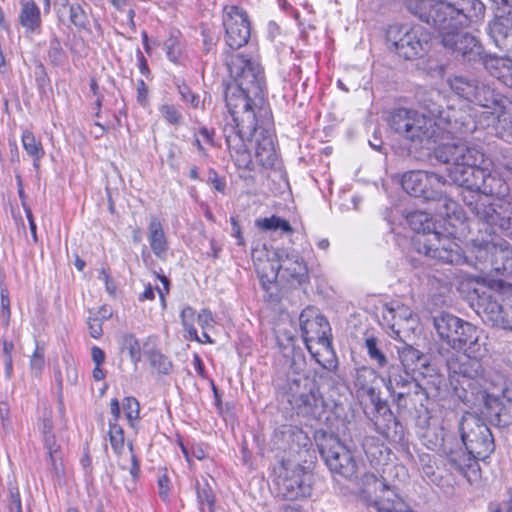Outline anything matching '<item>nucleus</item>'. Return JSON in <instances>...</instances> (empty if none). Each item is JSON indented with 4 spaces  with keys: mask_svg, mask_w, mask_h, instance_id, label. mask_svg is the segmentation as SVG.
<instances>
[{
    "mask_svg": "<svg viewBox=\"0 0 512 512\" xmlns=\"http://www.w3.org/2000/svg\"><path fill=\"white\" fill-rule=\"evenodd\" d=\"M121 349L127 350L133 363L141 360V347L133 334H124L121 338Z\"/></svg>",
    "mask_w": 512,
    "mask_h": 512,
    "instance_id": "obj_42",
    "label": "nucleus"
},
{
    "mask_svg": "<svg viewBox=\"0 0 512 512\" xmlns=\"http://www.w3.org/2000/svg\"><path fill=\"white\" fill-rule=\"evenodd\" d=\"M71 4L69 0H55V12L59 23L66 24V13Z\"/></svg>",
    "mask_w": 512,
    "mask_h": 512,
    "instance_id": "obj_55",
    "label": "nucleus"
},
{
    "mask_svg": "<svg viewBox=\"0 0 512 512\" xmlns=\"http://www.w3.org/2000/svg\"><path fill=\"white\" fill-rule=\"evenodd\" d=\"M123 410L130 426L134 428L135 421L139 418L140 413V405L138 400L134 397L124 398Z\"/></svg>",
    "mask_w": 512,
    "mask_h": 512,
    "instance_id": "obj_47",
    "label": "nucleus"
},
{
    "mask_svg": "<svg viewBox=\"0 0 512 512\" xmlns=\"http://www.w3.org/2000/svg\"><path fill=\"white\" fill-rule=\"evenodd\" d=\"M21 142L26 154L32 159L35 170L40 169V161L45 155V150L41 140L29 131L24 130L21 135Z\"/></svg>",
    "mask_w": 512,
    "mask_h": 512,
    "instance_id": "obj_37",
    "label": "nucleus"
},
{
    "mask_svg": "<svg viewBox=\"0 0 512 512\" xmlns=\"http://www.w3.org/2000/svg\"><path fill=\"white\" fill-rule=\"evenodd\" d=\"M180 317L182 325L190 337L199 341L197 330L194 327L195 310L190 306H186L182 309Z\"/></svg>",
    "mask_w": 512,
    "mask_h": 512,
    "instance_id": "obj_49",
    "label": "nucleus"
},
{
    "mask_svg": "<svg viewBox=\"0 0 512 512\" xmlns=\"http://www.w3.org/2000/svg\"><path fill=\"white\" fill-rule=\"evenodd\" d=\"M495 171L506 180H512V154H502L494 162Z\"/></svg>",
    "mask_w": 512,
    "mask_h": 512,
    "instance_id": "obj_48",
    "label": "nucleus"
},
{
    "mask_svg": "<svg viewBox=\"0 0 512 512\" xmlns=\"http://www.w3.org/2000/svg\"><path fill=\"white\" fill-rule=\"evenodd\" d=\"M226 65L234 84L225 91L230 117L222 132L231 157L238 165L250 162L248 142L258 128V118L267 113L264 101L265 77L261 65L240 53L231 54Z\"/></svg>",
    "mask_w": 512,
    "mask_h": 512,
    "instance_id": "obj_1",
    "label": "nucleus"
},
{
    "mask_svg": "<svg viewBox=\"0 0 512 512\" xmlns=\"http://www.w3.org/2000/svg\"><path fill=\"white\" fill-rule=\"evenodd\" d=\"M255 226L263 231H277L280 230L282 233L291 234L293 228L290 223L276 215L271 217L259 218L255 220Z\"/></svg>",
    "mask_w": 512,
    "mask_h": 512,
    "instance_id": "obj_41",
    "label": "nucleus"
},
{
    "mask_svg": "<svg viewBox=\"0 0 512 512\" xmlns=\"http://www.w3.org/2000/svg\"><path fill=\"white\" fill-rule=\"evenodd\" d=\"M89 332L93 338H99L102 335V325L98 319H92L88 322Z\"/></svg>",
    "mask_w": 512,
    "mask_h": 512,
    "instance_id": "obj_63",
    "label": "nucleus"
},
{
    "mask_svg": "<svg viewBox=\"0 0 512 512\" xmlns=\"http://www.w3.org/2000/svg\"><path fill=\"white\" fill-rule=\"evenodd\" d=\"M208 183L212 185L213 189H215L217 192L222 194L225 193L226 181L224 178L219 177L215 170L211 169L209 171Z\"/></svg>",
    "mask_w": 512,
    "mask_h": 512,
    "instance_id": "obj_56",
    "label": "nucleus"
},
{
    "mask_svg": "<svg viewBox=\"0 0 512 512\" xmlns=\"http://www.w3.org/2000/svg\"><path fill=\"white\" fill-rule=\"evenodd\" d=\"M5 512H22L21 498L17 487L9 488Z\"/></svg>",
    "mask_w": 512,
    "mask_h": 512,
    "instance_id": "obj_51",
    "label": "nucleus"
},
{
    "mask_svg": "<svg viewBox=\"0 0 512 512\" xmlns=\"http://www.w3.org/2000/svg\"><path fill=\"white\" fill-rule=\"evenodd\" d=\"M376 431L387 441L399 443L404 439V428L402 424L397 420L396 417L389 413L387 417H383L381 420H376L375 423Z\"/></svg>",
    "mask_w": 512,
    "mask_h": 512,
    "instance_id": "obj_33",
    "label": "nucleus"
},
{
    "mask_svg": "<svg viewBox=\"0 0 512 512\" xmlns=\"http://www.w3.org/2000/svg\"><path fill=\"white\" fill-rule=\"evenodd\" d=\"M420 464L423 474L432 482L435 481V463L429 454L420 455Z\"/></svg>",
    "mask_w": 512,
    "mask_h": 512,
    "instance_id": "obj_53",
    "label": "nucleus"
},
{
    "mask_svg": "<svg viewBox=\"0 0 512 512\" xmlns=\"http://www.w3.org/2000/svg\"><path fill=\"white\" fill-rule=\"evenodd\" d=\"M278 492L287 500L308 497L311 494V476L300 465L284 468L278 480Z\"/></svg>",
    "mask_w": 512,
    "mask_h": 512,
    "instance_id": "obj_20",
    "label": "nucleus"
},
{
    "mask_svg": "<svg viewBox=\"0 0 512 512\" xmlns=\"http://www.w3.org/2000/svg\"><path fill=\"white\" fill-rule=\"evenodd\" d=\"M137 101L143 106H145L148 101V89L142 79L137 81Z\"/></svg>",
    "mask_w": 512,
    "mask_h": 512,
    "instance_id": "obj_60",
    "label": "nucleus"
},
{
    "mask_svg": "<svg viewBox=\"0 0 512 512\" xmlns=\"http://www.w3.org/2000/svg\"><path fill=\"white\" fill-rule=\"evenodd\" d=\"M485 245V251L490 254V263L492 269L503 275L512 276V247L508 242H492L484 237L480 240Z\"/></svg>",
    "mask_w": 512,
    "mask_h": 512,
    "instance_id": "obj_23",
    "label": "nucleus"
},
{
    "mask_svg": "<svg viewBox=\"0 0 512 512\" xmlns=\"http://www.w3.org/2000/svg\"><path fill=\"white\" fill-rule=\"evenodd\" d=\"M164 46L167 58L174 63L177 62L181 54L179 42L174 38H170L164 43Z\"/></svg>",
    "mask_w": 512,
    "mask_h": 512,
    "instance_id": "obj_54",
    "label": "nucleus"
},
{
    "mask_svg": "<svg viewBox=\"0 0 512 512\" xmlns=\"http://www.w3.org/2000/svg\"><path fill=\"white\" fill-rule=\"evenodd\" d=\"M223 26L226 44L231 49H240L248 43L251 36L250 22L247 13L242 8L236 5H225Z\"/></svg>",
    "mask_w": 512,
    "mask_h": 512,
    "instance_id": "obj_18",
    "label": "nucleus"
},
{
    "mask_svg": "<svg viewBox=\"0 0 512 512\" xmlns=\"http://www.w3.org/2000/svg\"><path fill=\"white\" fill-rule=\"evenodd\" d=\"M362 448L368 458L377 459L385 448L383 443L374 436H366L362 442Z\"/></svg>",
    "mask_w": 512,
    "mask_h": 512,
    "instance_id": "obj_45",
    "label": "nucleus"
},
{
    "mask_svg": "<svg viewBox=\"0 0 512 512\" xmlns=\"http://www.w3.org/2000/svg\"><path fill=\"white\" fill-rule=\"evenodd\" d=\"M255 158L263 167L270 168L275 165L277 154L271 136H263L256 140Z\"/></svg>",
    "mask_w": 512,
    "mask_h": 512,
    "instance_id": "obj_36",
    "label": "nucleus"
},
{
    "mask_svg": "<svg viewBox=\"0 0 512 512\" xmlns=\"http://www.w3.org/2000/svg\"><path fill=\"white\" fill-rule=\"evenodd\" d=\"M463 445L475 458L485 459L495 449L494 438L485 422L476 414L466 412L459 422Z\"/></svg>",
    "mask_w": 512,
    "mask_h": 512,
    "instance_id": "obj_13",
    "label": "nucleus"
},
{
    "mask_svg": "<svg viewBox=\"0 0 512 512\" xmlns=\"http://www.w3.org/2000/svg\"><path fill=\"white\" fill-rule=\"evenodd\" d=\"M438 213L444 218L445 223L451 228H445L447 234H442L436 228L430 215L423 211H414L407 216V221L418 236L414 240V246L418 254L437 262L459 265L466 261L460 245L456 242L457 234H462L463 230L458 228L464 225L463 213L461 219H456L454 215L448 218L442 215L443 206L439 203Z\"/></svg>",
    "mask_w": 512,
    "mask_h": 512,
    "instance_id": "obj_4",
    "label": "nucleus"
},
{
    "mask_svg": "<svg viewBox=\"0 0 512 512\" xmlns=\"http://www.w3.org/2000/svg\"><path fill=\"white\" fill-rule=\"evenodd\" d=\"M109 440L113 451L121 454L124 449V431L122 427L115 422L109 421Z\"/></svg>",
    "mask_w": 512,
    "mask_h": 512,
    "instance_id": "obj_43",
    "label": "nucleus"
},
{
    "mask_svg": "<svg viewBox=\"0 0 512 512\" xmlns=\"http://www.w3.org/2000/svg\"><path fill=\"white\" fill-rule=\"evenodd\" d=\"M487 29L494 44L503 49L506 47V40L512 30V19L508 16L496 17L488 24Z\"/></svg>",
    "mask_w": 512,
    "mask_h": 512,
    "instance_id": "obj_35",
    "label": "nucleus"
},
{
    "mask_svg": "<svg viewBox=\"0 0 512 512\" xmlns=\"http://www.w3.org/2000/svg\"><path fill=\"white\" fill-rule=\"evenodd\" d=\"M401 185L411 196L441 203L444 209L440 211L442 215L448 218L454 215L456 219H461L458 203L446 195L444 190L446 182L443 176L421 170L409 171L403 174Z\"/></svg>",
    "mask_w": 512,
    "mask_h": 512,
    "instance_id": "obj_8",
    "label": "nucleus"
},
{
    "mask_svg": "<svg viewBox=\"0 0 512 512\" xmlns=\"http://www.w3.org/2000/svg\"><path fill=\"white\" fill-rule=\"evenodd\" d=\"M451 90L460 98L472 102L484 109L476 120L462 108L447 107L439 111L441 122H445L447 134L452 141H466L467 136L480 128L493 127L507 99L490 83L466 76H453L448 79Z\"/></svg>",
    "mask_w": 512,
    "mask_h": 512,
    "instance_id": "obj_2",
    "label": "nucleus"
},
{
    "mask_svg": "<svg viewBox=\"0 0 512 512\" xmlns=\"http://www.w3.org/2000/svg\"><path fill=\"white\" fill-rule=\"evenodd\" d=\"M432 111L433 114L439 112ZM389 125L392 130L402 135L404 138L422 144L423 142H430L435 136V126L442 127L444 131L447 124L441 122L438 118V123L431 117H427L424 114L407 108L395 109L389 117Z\"/></svg>",
    "mask_w": 512,
    "mask_h": 512,
    "instance_id": "obj_11",
    "label": "nucleus"
},
{
    "mask_svg": "<svg viewBox=\"0 0 512 512\" xmlns=\"http://www.w3.org/2000/svg\"><path fill=\"white\" fill-rule=\"evenodd\" d=\"M148 241L154 255L160 259L166 257L168 242L160 220L156 216L150 218L148 226Z\"/></svg>",
    "mask_w": 512,
    "mask_h": 512,
    "instance_id": "obj_32",
    "label": "nucleus"
},
{
    "mask_svg": "<svg viewBox=\"0 0 512 512\" xmlns=\"http://www.w3.org/2000/svg\"><path fill=\"white\" fill-rule=\"evenodd\" d=\"M364 346L372 364L380 371V373H384V370L390 365L379 340L373 336L368 337L365 339Z\"/></svg>",
    "mask_w": 512,
    "mask_h": 512,
    "instance_id": "obj_38",
    "label": "nucleus"
},
{
    "mask_svg": "<svg viewBox=\"0 0 512 512\" xmlns=\"http://www.w3.org/2000/svg\"><path fill=\"white\" fill-rule=\"evenodd\" d=\"M178 92L181 95L182 100L189 103L193 108H197L199 106V95L193 93L185 83L178 84Z\"/></svg>",
    "mask_w": 512,
    "mask_h": 512,
    "instance_id": "obj_52",
    "label": "nucleus"
},
{
    "mask_svg": "<svg viewBox=\"0 0 512 512\" xmlns=\"http://www.w3.org/2000/svg\"><path fill=\"white\" fill-rule=\"evenodd\" d=\"M1 307V316L8 322L10 318V300L5 289L1 290Z\"/></svg>",
    "mask_w": 512,
    "mask_h": 512,
    "instance_id": "obj_61",
    "label": "nucleus"
},
{
    "mask_svg": "<svg viewBox=\"0 0 512 512\" xmlns=\"http://www.w3.org/2000/svg\"><path fill=\"white\" fill-rule=\"evenodd\" d=\"M479 397L485 406V411L482 412L493 425L506 427L512 423V401L510 399L503 402L498 397L486 393V391L480 394Z\"/></svg>",
    "mask_w": 512,
    "mask_h": 512,
    "instance_id": "obj_24",
    "label": "nucleus"
},
{
    "mask_svg": "<svg viewBox=\"0 0 512 512\" xmlns=\"http://www.w3.org/2000/svg\"><path fill=\"white\" fill-rule=\"evenodd\" d=\"M441 29H463L481 22L486 7L481 0H442Z\"/></svg>",
    "mask_w": 512,
    "mask_h": 512,
    "instance_id": "obj_16",
    "label": "nucleus"
},
{
    "mask_svg": "<svg viewBox=\"0 0 512 512\" xmlns=\"http://www.w3.org/2000/svg\"><path fill=\"white\" fill-rule=\"evenodd\" d=\"M158 493L163 501H168L170 491V480L166 474H162L158 477Z\"/></svg>",
    "mask_w": 512,
    "mask_h": 512,
    "instance_id": "obj_57",
    "label": "nucleus"
},
{
    "mask_svg": "<svg viewBox=\"0 0 512 512\" xmlns=\"http://www.w3.org/2000/svg\"><path fill=\"white\" fill-rule=\"evenodd\" d=\"M74 26L79 31H90L88 13L79 3H72L66 13V24Z\"/></svg>",
    "mask_w": 512,
    "mask_h": 512,
    "instance_id": "obj_39",
    "label": "nucleus"
},
{
    "mask_svg": "<svg viewBox=\"0 0 512 512\" xmlns=\"http://www.w3.org/2000/svg\"><path fill=\"white\" fill-rule=\"evenodd\" d=\"M476 312L484 322L512 330V285L494 295L483 293L477 300Z\"/></svg>",
    "mask_w": 512,
    "mask_h": 512,
    "instance_id": "obj_14",
    "label": "nucleus"
},
{
    "mask_svg": "<svg viewBox=\"0 0 512 512\" xmlns=\"http://www.w3.org/2000/svg\"><path fill=\"white\" fill-rule=\"evenodd\" d=\"M144 356L150 362V365L157 370L158 373L167 375L172 370V362L167 356L161 353L157 348L155 337H148L142 345Z\"/></svg>",
    "mask_w": 512,
    "mask_h": 512,
    "instance_id": "obj_31",
    "label": "nucleus"
},
{
    "mask_svg": "<svg viewBox=\"0 0 512 512\" xmlns=\"http://www.w3.org/2000/svg\"><path fill=\"white\" fill-rule=\"evenodd\" d=\"M441 3L442 0H406L405 7L422 22L438 30L442 24Z\"/></svg>",
    "mask_w": 512,
    "mask_h": 512,
    "instance_id": "obj_25",
    "label": "nucleus"
},
{
    "mask_svg": "<svg viewBox=\"0 0 512 512\" xmlns=\"http://www.w3.org/2000/svg\"><path fill=\"white\" fill-rule=\"evenodd\" d=\"M91 357H92L93 362L97 366H101L105 361L104 351L97 346H93L91 348Z\"/></svg>",
    "mask_w": 512,
    "mask_h": 512,
    "instance_id": "obj_64",
    "label": "nucleus"
},
{
    "mask_svg": "<svg viewBox=\"0 0 512 512\" xmlns=\"http://www.w3.org/2000/svg\"><path fill=\"white\" fill-rule=\"evenodd\" d=\"M485 67L491 76L512 88V59L506 57H491L486 60Z\"/></svg>",
    "mask_w": 512,
    "mask_h": 512,
    "instance_id": "obj_34",
    "label": "nucleus"
},
{
    "mask_svg": "<svg viewBox=\"0 0 512 512\" xmlns=\"http://www.w3.org/2000/svg\"><path fill=\"white\" fill-rule=\"evenodd\" d=\"M19 23L28 33H39L42 26L41 11L34 0H20Z\"/></svg>",
    "mask_w": 512,
    "mask_h": 512,
    "instance_id": "obj_29",
    "label": "nucleus"
},
{
    "mask_svg": "<svg viewBox=\"0 0 512 512\" xmlns=\"http://www.w3.org/2000/svg\"><path fill=\"white\" fill-rule=\"evenodd\" d=\"M205 144L213 146L214 145V131L208 129L207 127H201L196 134Z\"/></svg>",
    "mask_w": 512,
    "mask_h": 512,
    "instance_id": "obj_62",
    "label": "nucleus"
},
{
    "mask_svg": "<svg viewBox=\"0 0 512 512\" xmlns=\"http://www.w3.org/2000/svg\"><path fill=\"white\" fill-rule=\"evenodd\" d=\"M300 329L307 350L312 356L318 353L313 350V343L329 349L331 347V327L328 320L314 307H307L300 316Z\"/></svg>",
    "mask_w": 512,
    "mask_h": 512,
    "instance_id": "obj_17",
    "label": "nucleus"
},
{
    "mask_svg": "<svg viewBox=\"0 0 512 512\" xmlns=\"http://www.w3.org/2000/svg\"><path fill=\"white\" fill-rule=\"evenodd\" d=\"M197 322L202 328L211 327L214 323L211 311L208 309H202L197 315Z\"/></svg>",
    "mask_w": 512,
    "mask_h": 512,
    "instance_id": "obj_58",
    "label": "nucleus"
},
{
    "mask_svg": "<svg viewBox=\"0 0 512 512\" xmlns=\"http://www.w3.org/2000/svg\"><path fill=\"white\" fill-rule=\"evenodd\" d=\"M54 378L57 384L58 397L61 398L64 386H74L78 382V370L73 356L66 353L61 364L54 367Z\"/></svg>",
    "mask_w": 512,
    "mask_h": 512,
    "instance_id": "obj_28",
    "label": "nucleus"
},
{
    "mask_svg": "<svg viewBox=\"0 0 512 512\" xmlns=\"http://www.w3.org/2000/svg\"><path fill=\"white\" fill-rule=\"evenodd\" d=\"M386 39L400 56L414 59L427 49L430 33L419 25H393L388 28Z\"/></svg>",
    "mask_w": 512,
    "mask_h": 512,
    "instance_id": "obj_15",
    "label": "nucleus"
},
{
    "mask_svg": "<svg viewBox=\"0 0 512 512\" xmlns=\"http://www.w3.org/2000/svg\"><path fill=\"white\" fill-rule=\"evenodd\" d=\"M486 352L475 355L468 352H452L446 358V367L449 372L450 383L455 390L462 389L464 401H470L468 394L479 396L485 390L482 389L484 369L479 360Z\"/></svg>",
    "mask_w": 512,
    "mask_h": 512,
    "instance_id": "obj_9",
    "label": "nucleus"
},
{
    "mask_svg": "<svg viewBox=\"0 0 512 512\" xmlns=\"http://www.w3.org/2000/svg\"><path fill=\"white\" fill-rule=\"evenodd\" d=\"M434 154L439 162L449 165L448 177L467 190L468 199L479 193L488 198L489 195L499 197L508 192L506 179L497 178L484 167L487 159L482 149L468 145L467 141L442 143Z\"/></svg>",
    "mask_w": 512,
    "mask_h": 512,
    "instance_id": "obj_3",
    "label": "nucleus"
},
{
    "mask_svg": "<svg viewBox=\"0 0 512 512\" xmlns=\"http://www.w3.org/2000/svg\"><path fill=\"white\" fill-rule=\"evenodd\" d=\"M463 201L488 236L499 233L506 236L512 235V203L510 201L501 197L491 200L481 195H471V199H468L466 194L463 195Z\"/></svg>",
    "mask_w": 512,
    "mask_h": 512,
    "instance_id": "obj_5",
    "label": "nucleus"
},
{
    "mask_svg": "<svg viewBox=\"0 0 512 512\" xmlns=\"http://www.w3.org/2000/svg\"><path fill=\"white\" fill-rule=\"evenodd\" d=\"M319 452L332 473L349 481L358 479L361 463L337 437L324 436L319 444Z\"/></svg>",
    "mask_w": 512,
    "mask_h": 512,
    "instance_id": "obj_12",
    "label": "nucleus"
},
{
    "mask_svg": "<svg viewBox=\"0 0 512 512\" xmlns=\"http://www.w3.org/2000/svg\"><path fill=\"white\" fill-rule=\"evenodd\" d=\"M382 374L385 386L399 409L415 408L427 400V393L416 380L415 373L392 364Z\"/></svg>",
    "mask_w": 512,
    "mask_h": 512,
    "instance_id": "obj_10",
    "label": "nucleus"
},
{
    "mask_svg": "<svg viewBox=\"0 0 512 512\" xmlns=\"http://www.w3.org/2000/svg\"><path fill=\"white\" fill-rule=\"evenodd\" d=\"M443 46L460 55L464 61H475L481 56L482 46L477 38L462 29H438Z\"/></svg>",
    "mask_w": 512,
    "mask_h": 512,
    "instance_id": "obj_19",
    "label": "nucleus"
},
{
    "mask_svg": "<svg viewBox=\"0 0 512 512\" xmlns=\"http://www.w3.org/2000/svg\"><path fill=\"white\" fill-rule=\"evenodd\" d=\"M278 274L291 285H302L309 281L308 268L303 258L294 251L279 250Z\"/></svg>",
    "mask_w": 512,
    "mask_h": 512,
    "instance_id": "obj_21",
    "label": "nucleus"
},
{
    "mask_svg": "<svg viewBox=\"0 0 512 512\" xmlns=\"http://www.w3.org/2000/svg\"><path fill=\"white\" fill-rule=\"evenodd\" d=\"M45 365V349L39 344H36V348L30 358V370L34 377H38L42 374Z\"/></svg>",
    "mask_w": 512,
    "mask_h": 512,
    "instance_id": "obj_46",
    "label": "nucleus"
},
{
    "mask_svg": "<svg viewBox=\"0 0 512 512\" xmlns=\"http://www.w3.org/2000/svg\"><path fill=\"white\" fill-rule=\"evenodd\" d=\"M377 381L376 370L371 367L362 366L356 370L354 387L360 398H367L373 405L377 406L380 397L375 383Z\"/></svg>",
    "mask_w": 512,
    "mask_h": 512,
    "instance_id": "obj_26",
    "label": "nucleus"
},
{
    "mask_svg": "<svg viewBox=\"0 0 512 512\" xmlns=\"http://www.w3.org/2000/svg\"><path fill=\"white\" fill-rule=\"evenodd\" d=\"M411 316L410 309L399 301L384 303L381 308L380 324L387 329L395 331V327Z\"/></svg>",
    "mask_w": 512,
    "mask_h": 512,
    "instance_id": "obj_30",
    "label": "nucleus"
},
{
    "mask_svg": "<svg viewBox=\"0 0 512 512\" xmlns=\"http://www.w3.org/2000/svg\"><path fill=\"white\" fill-rule=\"evenodd\" d=\"M159 111L169 124L179 125L182 122V114L174 105L164 104L159 108Z\"/></svg>",
    "mask_w": 512,
    "mask_h": 512,
    "instance_id": "obj_50",
    "label": "nucleus"
},
{
    "mask_svg": "<svg viewBox=\"0 0 512 512\" xmlns=\"http://www.w3.org/2000/svg\"><path fill=\"white\" fill-rule=\"evenodd\" d=\"M22 207H23V209L25 211L26 217H27L28 222H29V228H30V231H31V235H32L33 241H34V243H37V241H38L37 232H36L37 231V226H36V223L34 221V217H33L31 208L25 202L22 203Z\"/></svg>",
    "mask_w": 512,
    "mask_h": 512,
    "instance_id": "obj_59",
    "label": "nucleus"
},
{
    "mask_svg": "<svg viewBox=\"0 0 512 512\" xmlns=\"http://www.w3.org/2000/svg\"><path fill=\"white\" fill-rule=\"evenodd\" d=\"M48 58L55 66H60L66 60V53L63 50L60 40L54 35L49 42Z\"/></svg>",
    "mask_w": 512,
    "mask_h": 512,
    "instance_id": "obj_44",
    "label": "nucleus"
},
{
    "mask_svg": "<svg viewBox=\"0 0 512 512\" xmlns=\"http://www.w3.org/2000/svg\"><path fill=\"white\" fill-rule=\"evenodd\" d=\"M286 396L296 414L307 420H320L326 412V402L317 382L303 373L288 375Z\"/></svg>",
    "mask_w": 512,
    "mask_h": 512,
    "instance_id": "obj_7",
    "label": "nucleus"
},
{
    "mask_svg": "<svg viewBox=\"0 0 512 512\" xmlns=\"http://www.w3.org/2000/svg\"><path fill=\"white\" fill-rule=\"evenodd\" d=\"M439 338L456 352L481 355L487 352L481 342L482 331L471 323L449 313H441L433 319Z\"/></svg>",
    "mask_w": 512,
    "mask_h": 512,
    "instance_id": "obj_6",
    "label": "nucleus"
},
{
    "mask_svg": "<svg viewBox=\"0 0 512 512\" xmlns=\"http://www.w3.org/2000/svg\"><path fill=\"white\" fill-rule=\"evenodd\" d=\"M397 353L402 368L422 376L427 375L429 357L423 352L407 343H403L401 346H397Z\"/></svg>",
    "mask_w": 512,
    "mask_h": 512,
    "instance_id": "obj_27",
    "label": "nucleus"
},
{
    "mask_svg": "<svg viewBox=\"0 0 512 512\" xmlns=\"http://www.w3.org/2000/svg\"><path fill=\"white\" fill-rule=\"evenodd\" d=\"M196 494L200 512H215V495L207 482H196Z\"/></svg>",
    "mask_w": 512,
    "mask_h": 512,
    "instance_id": "obj_40",
    "label": "nucleus"
},
{
    "mask_svg": "<svg viewBox=\"0 0 512 512\" xmlns=\"http://www.w3.org/2000/svg\"><path fill=\"white\" fill-rule=\"evenodd\" d=\"M439 452L446 458L449 468L461 474H465L466 470L475 465L478 459L472 456L466 448L463 449L453 438H442Z\"/></svg>",
    "mask_w": 512,
    "mask_h": 512,
    "instance_id": "obj_22",
    "label": "nucleus"
}]
</instances>
